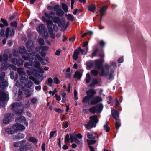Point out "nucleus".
<instances>
[{
  "instance_id": "17",
  "label": "nucleus",
  "mask_w": 151,
  "mask_h": 151,
  "mask_svg": "<svg viewBox=\"0 0 151 151\" xmlns=\"http://www.w3.org/2000/svg\"><path fill=\"white\" fill-rule=\"evenodd\" d=\"M44 25L43 24H41L37 27V30L40 34H41L44 31Z\"/></svg>"
},
{
  "instance_id": "16",
  "label": "nucleus",
  "mask_w": 151,
  "mask_h": 151,
  "mask_svg": "<svg viewBox=\"0 0 151 151\" xmlns=\"http://www.w3.org/2000/svg\"><path fill=\"white\" fill-rule=\"evenodd\" d=\"M22 105V104L21 103H15L13 104L12 106V109L14 110L17 109L18 107H20Z\"/></svg>"
},
{
  "instance_id": "25",
  "label": "nucleus",
  "mask_w": 151,
  "mask_h": 151,
  "mask_svg": "<svg viewBox=\"0 0 151 151\" xmlns=\"http://www.w3.org/2000/svg\"><path fill=\"white\" fill-rule=\"evenodd\" d=\"M95 134L96 135V136H93V134H92L91 133L89 132L87 134V137L89 139H94L96 137H98V135L96 134V133H95Z\"/></svg>"
},
{
  "instance_id": "54",
  "label": "nucleus",
  "mask_w": 151,
  "mask_h": 151,
  "mask_svg": "<svg viewBox=\"0 0 151 151\" xmlns=\"http://www.w3.org/2000/svg\"><path fill=\"white\" fill-rule=\"evenodd\" d=\"M53 81L54 83L56 84H58L59 83V80L57 77H55L53 78Z\"/></svg>"
},
{
  "instance_id": "20",
  "label": "nucleus",
  "mask_w": 151,
  "mask_h": 151,
  "mask_svg": "<svg viewBox=\"0 0 151 151\" xmlns=\"http://www.w3.org/2000/svg\"><path fill=\"white\" fill-rule=\"evenodd\" d=\"M93 61H90L87 62L86 63L87 69L88 70L90 69L93 66Z\"/></svg>"
},
{
  "instance_id": "9",
  "label": "nucleus",
  "mask_w": 151,
  "mask_h": 151,
  "mask_svg": "<svg viewBox=\"0 0 151 151\" xmlns=\"http://www.w3.org/2000/svg\"><path fill=\"white\" fill-rule=\"evenodd\" d=\"M12 128L15 131L24 130L25 129L24 126L19 123H16L13 125Z\"/></svg>"
},
{
  "instance_id": "42",
  "label": "nucleus",
  "mask_w": 151,
  "mask_h": 151,
  "mask_svg": "<svg viewBox=\"0 0 151 151\" xmlns=\"http://www.w3.org/2000/svg\"><path fill=\"white\" fill-rule=\"evenodd\" d=\"M52 82L53 81L52 78H50L47 79V84L48 85L51 86Z\"/></svg>"
},
{
  "instance_id": "50",
  "label": "nucleus",
  "mask_w": 151,
  "mask_h": 151,
  "mask_svg": "<svg viewBox=\"0 0 151 151\" xmlns=\"http://www.w3.org/2000/svg\"><path fill=\"white\" fill-rule=\"evenodd\" d=\"M60 9V6L59 5H55L53 7L54 10L56 12H57Z\"/></svg>"
},
{
  "instance_id": "6",
  "label": "nucleus",
  "mask_w": 151,
  "mask_h": 151,
  "mask_svg": "<svg viewBox=\"0 0 151 151\" xmlns=\"http://www.w3.org/2000/svg\"><path fill=\"white\" fill-rule=\"evenodd\" d=\"M52 21H49L47 23V28L48 29L50 37L52 38H55V35L53 33L52 29Z\"/></svg>"
},
{
  "instance_id": "57",
  "label": "nucleus",
  "mask_w": 151,
  "mask_h": 151,
  "mask_svg": "<svg viewBox=\"0 0 151 151\" xmlns=\"http://www.w3.org/2000/svg\"><path fill=\"white\" fill-rule=\"evenodd\" d=\"M35 67L38 69L40 67V63L38 62H35Z\"/></svg>"
},
{
  "instance_id": "62",
  "label": "nucleus",
  "mask_w": 151,
  "mask_h": 151,
  "mask_svg": "<svg viewBox=\"0 0 151 151\" xmlns=\"http://www.w3.org/2000/svg\"><path fill=\"white\" fill-rule=\"evenodd\" d=\"M79 53L80 52L82 54H83V52H84L85 50L81 48L80 47H79L77 49Z\"/></svg>"
},
{
  "instance_id": "56",
  "label": "nucleus",
  "mask_w": 151,
  "mask_h": 151,
  "mask_svg": "<svg viewBox=\"0 0 151 151\" xmlns=\"http://www.w3.org/2000/svg\"><path fill=\"white\" fill-rule=\"evenodd\" d=\"M29 141L33 142V143H36L37 142V140L36 139L34 138V137H30L29 139Z\"/></svg>"
},
{
  "instance_id": "30",
  "label": "nucleus",
  "mask_w": 151,
  "mask_h": 151,
  "mask_svg": "<svg viewBox=\"0 0 151 151\" xmlns=\"http://www.w3.org/2000/svg\"><path fill=\"white\" fill-rule=\"evenodd\" d=\"M124 27L125 28L126 31L128 33L130 32L131 31L132 27L130 26L129 25H127L126 24L124 25Z\"/></svg>"
},
{
  "instance_id": "1",
  "label": "nucleus",
  "mask_w": 151,
  "mask_h": 151,
  "mask_svg": "<svg viewBox=\"0 0 151 151\" xmlns=\"http://www.w3.org/2000/svg\"><path fill=\"white\" fill-rule=\"evenodd\" d=\"M90 120L87 124H84L86 128L88 129H89L93 127H95L96 124L98 121L97 117L96 115H94L90 117Z\"/></svg>"
},
{
  "instance_id": "47",
  "label": "nucleus",
  "mask_w": 151,
  "mask_h": 151,
  "mask_svg": "<svg viewBox=\"0 0 151 151\" xmlns=\"http://www.w3.org/2000/svg\"><path fill=\"white\" fill-rule=\"evenodd\" d=\"M87 141L89 145L93 144L95 143L96 142V141L94 140H90L88 139H87Z\"/></svg>"
},
{
  "instance_id": "19",
  "label": "nucleus",
  "mask_w": 151,
  "mask_h": 151,
  "mask_svg": "<svg viewBox=\"0 0 151 151\" xmlns=\"http://www.w3.org/2000/svg\"><path fill=\"white\" fill-rule=\"evenodd\" d=\"M116 120V121L115 122V128H116V130L117 131L119 128L121 126V120L120 119Z\"/></svg>"
},
{
  "instance_id": "27",
  "label": "nucleus",
  "mask_w": 151,
  "mask_h": 151,
  "mask_svg": "<svg viewBox=\"0 0 151 151\" xmlns=\"http://www.w3.org/2000/svg\"><path fill=\"white\" fill-rule=\"evenodd\" d=\"M59 21L58 23H56L58 24L59 25L60 27H63L65 25V21L64 20H61L59 17Z\"/></svg>"
},
{
  "instance_id": "35",
  "label": "nucleus",
  "mask_w": 151,
  "mask_h": 151,
  "mask_svg": "<svg viewBox=\"0 0 151 151\" xmlns=\"http://www.w3.org/2000/svg\"><path fill=\"white\" fill-rule=\"evenodd\" d=\"M62 6L63 9L66 12H68V8L67 6L64 3H62Z\"/></svg>"
},
{
  "instance_id": "15",
  "label": "nucleus",
  "mask_w": 151,
  "mask_h": 151,
  "mask_svg": "<svg viewBox=\"0 0 151 151\" xmlns=\"http://www.w3.org/2000/svg\"><path fill=\"white\" fill-rule=\"evenodd\" d=\"M86 93L87 96L92 98L94 95L96 93V92L95 90L91 89L86 91Z\"/></svg>"
},
{
  "instance_id": "26",
  "label": "nucleus",
  "mask_w": 151,
  "mask_h": 151,
  "mask_svg": "<svg viewBox=\"0 0 151 151\" xmlns=\"http://www.w3.org/2000/svg\"><path fill=\"white\" fill-rule=\"evenodd\" d=\"M70 142L71 143H72L77 139L76 137V134L75 133H73L72 134H70Z\"/></svg>"
},
{
  "instance_id": "29",
  "label": "nucleus",
  "mask_w": 151,
  "mask_h": 151,
  "mask_svg": "<svg viewBox=\"0 0 151 151\" xmlns=\"http://www.w3.org/2000/svg\"><path fill=\"white\" fill-rule=\"evenodd\" d=\"M27 72L28 74L29 75H35L37 73V70H36L34 69L32 72H31L30 70H27Z\"/></svg>"
},
{
  "instance_id": "2",
  "label": "nucleus",
  "mask_w": 151,
  "mask_h": 151,
  "mask_svg": "<svg viewBox=\"0 0 151 151\" xmlns=\"http://www.w3.org/2000/svg\"><path fill=\"white\" fill-rule=\"evenodd\" d=\"M103 108L102 105L101 104H99L90 108L89 109V110L90 112L93 114L95 113H100L102 111Z\"/></svg>"
},
{
  "instance_id": "31",
  "label": "nucleus",
  "mask_w": 151,
  "mask_h": 151,
  "mask_svg": "<svg viewBox=\"0 0 151 151\" xmlns=\"http://www.w3.org/2000/svg\"><path fill=\"white\" fill-rule=\"evenodd\" d=\"M33 92V91H29V90H25L24 92V93L26 95V97H28L31 95Z\"/></svg>"
},
{
  "instance_id": "45",
  "label": "nucleus",
  "mask_w": 151,
  "mask_h": 151,
  "mask_svg": "<svg viewBox=\"0 0 151 151\" xmlns=\"http://www.w3.org/2000/svg\"><path fill=\"white\" fill-rule=\"evenodd\" d=\"M98 83L97 80L96 79H94L91 83L90 84V86L91 87H93L95 85Z\"/></svg>"
},
{
  "instance_id": "37",
  "label": "nucleus",
  "mask_w": 151,
  "mask_h": 151,
  "mask_svg": "<svg viewBox=\"0 0 151 151\" xmlns=\"http://www.w3.org/2000/svg\"><path fill=\"white\" fill-rule=\"evenodd\" d=\"M96 9L95 6L93 5H91L89 6L88 7V10L93 12H94V11Z\"/></svg>"
},
{
  "instance_id": "38",
  "label": "nucleus",
  "mask_w": 151,
  "mask_h": 151,
  "mask_svg": "<svg viewBox=\"0 0 151 151\" xmlns=\"http://www.w3.org/2000/svg\"><path fill=\"white\" fill-rule=\"evenodd\" d=\"M17 71L20 75L25 73L24 72V70L22 68H18L17 69Z\"/></svg>"
},
{
  "instance_id": "13",
  "label": "nucleus",
  "mask_w": 151,
  "mask_h": 151,
  "mask_svg": "<svg viewBox=\"0 0 151 151\" xmlns=\"http://www.w3.org/2000/svg\"><path fill=\"white\" fill-rule=\"evenodd\" d=\"M95 66L97 69H100L101 68L102 62L100 60H95Z\"/></svg>"
},
{
  "instance_id": "58",
  "label": "nucleus",
  "mask_w": 151,
  "mask_h": 151,
  "mask_svg": "<svg viewBox=\"0 0 151 151\" xmlns=\"http://www.w3.org/2000/svg\"><path fill=\"white\" fill-rule=\"evenodd\" d=\"M42 36L43 37L45 38H47L48 36V35L47 31H44V34Z\"/></svg>"
},
{
  "instance_id": "40",
  "label": "nucleus",
  "mask_w": 151,
  "mask_h": 151,
  "mask_svg": "<svg viewBox=\"0 0 151 151\" xmlns=\"http://www.w3.org/2000/svg\"><path fill=\"white\" fill-rule=\"evenodd\" d=\"M26 45L28 48H30L33 45V43L31 40H29L26 43Z\"/></svg>"
},
{
  "instance_id": "21",
  "label": "nucleus",
  "mask_w": 151,
  "mask_h": 151,
  "mask_svg": "<svg viewBox=\"0 0 151 151\" xmlns=\"http://www.w3.org/2000/svg\"><path fill=\"white\" fill-rule=\"evenodd\" d=\"M21 77L20 78V81L22 83H24V81H26L28 78V76L25 73L22 74V75H21Z\"/></svg>"
},
{
  "instance_id": "43",
  "label": "nucleus",
  "mask_w": 151,
  "mask_h": 151,
  "mask_svg": "<svg viewBox=\"0 0 151 151\" xmlns=\"http://www.w3.org/2000/svg\"><path fill=\"white\" fill-rule=\"evenodd\" d=\"M91 79V77L90 75L88 73L87 74L85 80L87 83H89Z\"/></svg>"
},
{
  "instance_id": "3",
  "label": "nucleus",
  "mask_w": 151,
  "mask_h": 151,
  "mask_svg": "<svg viewBox=\"0 0 151 151\" xmlns=\"http://www.w3.org/2000/svg\"><path fill=\"white\" fill-rule=\"evenodd\" d=\"M44 15L47 18L52 19V21L54 23H58L59 21V17L55 16V13L54 12L52 11L49 14H47L45 12L44 13Z\"/></svg>"
},
{
  "instance_id": "46",
  "label": "nucleus",
  "mask_w": 151,
  "mask_h": 151,
  "mask_svg": "<svg viewBox=\"0 0 151 151\" xmlns=\"http://www.w3.org/2000/svg\"><path fill=\"white\" fill-rule=\"evenodd\" d=\"M104 128L107 132H109L110 130V128L107 125V123L104 126Z\"/></svg>"
},
{
  "instance_id": "28",
  "label": "nucleus",
  "mask_w": 151,
  "mask_h": 151,
  "mask_svg": "<svg viewBox=\"0 0 151 151\" xmlns=\"http://www.w3.org/2000/svg\"><path fill=\"white\" fill-rule=\"evenodd\" d=\"M26 120V119L25 117H24L22 116H19L17 117L16 119V121L17 122H22L23 121H25Z\"/></svg>"
},
{
  "instance_id": "7",
  "label": "nucleus",
  "mask_w": 151,
  "mask_h": 151,
  "mask_svg": "<svg viewBox=\"0 0 151 151\" xmlns=\"http://www.w3.org/2000/svg\"><path fill=\"white\" fill-rule=\"evenodd\" d=\"M13 116L14 115L12 114L8 113L6 114L3 119L4 123L6 124H8L12 118Z\"/></svg>"
},
{
  "instance_id": "59",
  "label": "nucleus",
  "mask_w": 151,
  "mask_h": 151,
  "mask_svg": "<svg viewBox=\"0 0 151 151\" xmlns=\"http://www.w3.org/2000/svg\"><path fill=\"white\" fill-rule=\"evenodd\" d=\"M23 111L22 109H19L16 111L15 113L16 114H20L23 112Z\"/></svg>"
},
{
  "instance_id": "53",
  "label": "nucleus",
  "mask_w": 151,
  "mask_h": 151,
  "mask_svg": "<svg viewBox=\"0 0 151 151\" xmlns=\"http://www.w3.org/2000/svg\"><path fill=\"white\" fill-rule=\"evenodd\" d=\"M14 146L15 147H18L21 146V142H15L14 144Z\"/></svg>"
},
{
  "instance_id": "22",
  "label": "nucleus",
  "mask_w": 151,
  "mask_h": 151,
  "mask_svg": "<svg viewBox=\"0 0 151 151\" xmlns=\"http://www.w3.org/2000/svg\"><path fill=\"white\" fill-rule=\"evenodd\" d=\"M79 54L78 51L76 49L74 51L73 55V58L74 60H76L78 58Z\"/></svg>"
},
{
  "instance_id": "32",
  "label": "nucleus",
  "mask_w": 151,
  "mask_h": 151,
  "mask_svg": "<svg viewBox=\"0 0 151 151\" xmlns=\"http://www.w3.org/2000/svg\"><path fill=\"white\" fill-rule=\"evenodd\" d=\"M108 73V69L104 68L102 69L100 73L101 76H103L106 74Z\"/></svg>"
},
{
  "instance_id": "60",
  "label": "nucleus",
  "mask_w": 151,
  "mask_h": 151,
  "mask_svg": "<svg viewBox=\"0 0 151 151\" xmlns=\"http://www.w3.org/2000/svg\"><path fill=\"white\" fill-rule=\"evenodd\" d=\"M77 92L76 89L74 90V96L75 97V99L76 100H77L78 99V96H77Z\"/></svg>"
},
{
  "instance_id": "12",
  "label": "nucleus",
  "mask_w": 151,
  "mask_h": 151,
  "mask_svg": "<svg viewBox=\"0 0 151 151\" xmlns=\"http://www.w3.org/2000/svg\"><path fill=\"white\" fill-rule=\"evenodd\" d=\"M30 55L28 54H26L22 56V57L25 60H28L30 57L34 56L35 54V52L31 50L29 52Z\"/></svg>"
},
{
  "instance_id": "11",
  "label": "nucleus",
  "mask_w": 151,
  "mask_h": 151,
  "mask_svg": "<svg viewBox=\"0 0 151 151\" xmlns=\"http://www.w3.org/2000/svg\"><path fill=\"white\" fill-rule=\"evenodd\" d=\"M102 101V99L101 97H96L94 98L91 101L90 104L91 105H94L98 102Z\"/></svg>"
},
{
  "instance_id": "24",
  "label": "nucleus",
  "mask_w": 151,
  "mask_h": 151,
  "mask_svg": "<svg viewBox=\"0 0 151 151\" xmlns=\"http://www.w3.org/2000/svg\"><path fill=\"white\" fill-rule=\"evenodd\" d=\"M91 98L87 96H85L83 99L82 102L83 103L89 102Z\"/></svg>"
},
{
  "instance_id": "4",
  "label": "nucleus",
  "mask_w": 151,
  "mask_h": 151,
  "mask_svg": "<svg viewBox=\"0 0 151 151\" xmlns=\"http://www.w3.org/2000/svg\"><path fill=\"white\" fill-rule=\"evenodd\" d=\"M8 60V55L4 54L3 56L0 55V62H2L1 64L2 68L4 70L6 69L8 66L7 63Z\"/></svg>"
},
{
  "instance_id": "39",
  "label": "nucleus",
  "mask_w": 151,
  "mask_h": 151,
  "mask_svg": "<svg viewBox=\"0 0 151 151\" xmlns=\"http://www.w3.org/2000/svg\"><path fill=\"white\" fill-rule=\"evenodd\" d=\"M81 75L80 72H76L74 76V77L77 78V79H79L81 77Z\"/></svg>"
},
{
  "instance_id": "51",
  "label": "nucleus",
  "mask_w": 151,
  "mask_h": 151,
  "mask_svg": "<svg viewBox=\"0 0 151 151\" xmlns=\"http://www.w3.org/2000/svg\"><path fill=\"white\" fill-rule=\"evenodd\" d=\"M1 20L5 26H7L8 25V24L6 20L3 18H1Z\"/></svg>"
},
{
  "instance_id": "61",
  "label": "nucleus",
  "mask_w": 151,
  "mask_h": 151,
  "mask_svg": "<svg viewBox=\"0 0 151 151\" xmlns=\"http://www.w3.org/2000/svg\"><path fill=\"white\" fill-rule=\"evenodd\" d=\"M98 51V49H95L93 53H92V57H93L96 55V54Z\"/></svg>"
},
{
  "instance_id": "41",
  "label": "nucleus",
  "mask_w": 151,
  "mask_h": 151,
  "mask_svg": "<svg viewBox=\"0 0 151 151\" xmlns=\"http://www.w3.org/2000/svg\"><path fill=\"white\" fill-rule=\"evenodd\" d=\"M19 53L21 54H24L26 51V49L24 47H21L19 49Z\"/></svg>"
},
{
  "instance_id": "36",
  "label": "nucleus",
  "mask_w": 151,
  "mask_h": 151,
  "mask_svg": "<svg viewBox=\"0 0 151 151\" xmlns=\"http://www.w3.org/2000/svg\"><path fill=\"white\" fill-rule=\"evenodd\" d=\"M65 16L68 20L71 21H73V20L74 17L73 15L70 14H68V15L66 14Z\"/></svg>"
},
{
  "instance_id": "48",
  "label": "nucleus",
  "mask_w": 151,
  "mask_h": 151,
  "mask_svg": "<svg viewBox=\"0 0 151 151\" xmlns=\"http://www.w3.org/2000/svg\"><path fill=\"white\" fill-rule=\"evenodd\" d=\"M91 73L92 75L96 76L98 74V72L96 70H91Z\"/></svg>"
},
{
  "instance_id": "34",
  "label": "nucleus",
  "mask_w": 151,
  "mask_h": 151,
  "mask_svg": "<svg viewBox=\"0 0 151 151\" xmlns=\"http://www.w3.org/2000/svg\"><path fill=\"white\" fill-rule=\"evenodd\" d=\"M56 14L58 16H61L64 14V12L60 9L56 12Z\"/></svg>"
},
{
  "instance_id": "55",
  "label": "nucleus",
  "mask_w": 151,
  "mask_h": 151,
  "mask_svg": "<svg viewBox=\"0 0 151 151\" xmlns=\"http://www.w3.org/2000/svg\"><path fill=\"white\" fill-rule=\"evenodd\" d=\"M56 131H52L50 132V139H51L52 137L56 133Z\"/></svg>"
},
{
  "instance_id": "33",
  "label": "nucleus",
  "mask_w": 151,
  "mask_h": 151,
  "mask_svg": "<svg viewBox=\"0 0 151 151\" xmlns=\"http://www.w3.org/2000/svg\"><path fill=\"white\" fill-rule=\"evenodd\" d=\"M29 61L30 62V63L29 64V63L27 62L24 65V66L25 68H29L32 66V62L31 61V59L29 60Z\"/></svg>"
},
{
  "instance_id": "14",
  "label": "nucleus",
  "mask_w": 151,
  "mask_h": 151,
  "mask_svg": "<svg viewBox=\"0 0 151 151\" xmlns=\"http://www.w3.org/2000/svg\"><path fill=\"white\" fill-rule=\"evenodd\" d=\"M107 9V6L106 5H104L100 8L99 10V12L101 17L105 14L106 10Z\"/></svg>"
},
{
  "instance_id": "64",
  "label": "nucleus",
  "mask_w": 151,
  "mask_h": 151,
  "mask_svg": "<svg viewBox=\"0 0 151 151\" xmlns=\"http://www.w3.org/2000/svg\"><path fill=\"white\" fill-rule=\"evenodd\" d=\"M5 31V30L4 29H1V31L0 32V34L1 36L3 37H4V36Z\"/></svg>"
},
{
  "instance_id": "63",
  "label": "nucleus",
  "mask_w": 151,
  "mask_h": 151,
  "mask_svg": "<svg viewBox=\"0 0 151 151\" xmlns=\"http://www.w3.org/2000/svg\"><path fill=\"white\" fill-rule=\"evenodd\" d=\"M49 47L47 46H44L42 47V50L44 51H47L48 50Z\"/></svg>"
},
{
  "instance_id": "18",
  "label": "nucleus",
  "mask_w": 151,
  "mask_h": 151,
  "mask_svg": "<svg viewBox=\"0 0 151 151\" xmlns=\"http://www.w3.org/2000/svg\"><path fill=\"white\" fill-rule=\"evenodd\" d=\"M119 111L114 109V119L115 120L120 119H119Z\"/></svg>"
},
{
  "instance_id": "52",
  "label": "nucleus",
  "mask_w": 151,
  "mask_h": 151,
  "mask_svg": "<svg viewBox=\"0 0 151 151\" xmlns=\"http://www.w3.org/2000/svg\"><path fill=\"white\" fill-rule=\"evenodd\" d=\"M39 44L41 45H43L44 44L45 42L43 39L42 38H40L39 40Z\"/></svg>"
},
{
  "instance_id": "8",
  "label": "nucleus",
  "mask_w": 151,
  "mask_h": 151,
  "mask_svg": "<svg viewBox=\"0 0 151 151\" xmlns=\"http://www.w3.org/2000/svg\"><path fill=\"white\" fill-rule=\"evenodd\" d=\"M8 96L7 94L0 89V101L8 100Z\"/></svg>"
},
{
  "instance_id": "5",
  "label": "nucleus",
  "mask_w": 151,
  "mask_h": 151,
  "mask_svg": "<svg viewBox=\"0 0 151 151\" xmlns=\"http://www.w3.org/2000/svg\"><path fill=\"white\" fill-rule=\"evenodd\" d=\"M5 74L4 72H2L0 75V88H3L5 87L8 86V83L4 81V78Z\"/></svg>"
},
{
  "instance_id": "10",
  "label": "nucleus",
  "mask_w": 151,
  "mask_h": 151,
  "mask_svg": "<svg viewBox=\"0 0 151 151\" xmlns=\"http://www.w3.org/2000/svg\"><path fill=\"white\" fill-rule=\"evenodd\" d=\"M14 33V29L12 28L9 29V28H7L6 29V37L7 38L9 36H13Z\"/></svg>"
},
{
  "instance_id": "44",
  "label": "nucleus",
  "mask_w": 151,
  "mask_h": 151,
  "mask_svg": "<svg viewBox=\"0 0 151 151\" xmlns=\"http://www.w3.org/2000/svg\"><path fill=\"white\" fill-rule=\"evenodd\" d=\"M23 63V61L22 59H19L18 60H17V62L15 63L16 64H17V65L18 66H20V65H22Z\"/></svg>"
},
{
  "instance_id": "23",
  "label": "nucleus",
  "mask_w": 151,
  "mask_h": 151,
  "mask_svg": "<svg viewBox=\"0 0 151 151\" xmlns=\"http://www.w3.org/2000/svg\"><path fill=\"white\" fill-rule=\"evenodd\" d=\"M33 82L30 80L28 81L27 84H26L24 83L22 84V85L25 86L26 87L30 88L33 86Z\"/></svg>"
},
{
  "instance_id": "49",
  "label": "nucleus",
  "mask_w": 151,
  "mask_h": 151,
  "mask_svg": "<svg viewBox=\"0 0 151 151\" xmlns=\"http://www.w3.org/2000/svg\"><path fill=\"white\" fill-rule=\"evenodd\" d=\"M70 141V138L69 135L68 134L66 135L65 137V142L66 143H68Z\"/></svg>"
}]
</instances>
